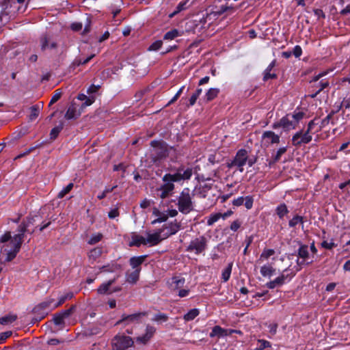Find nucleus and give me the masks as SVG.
Instances as JSON below:
<instances>
[{"instance_id":"cd10ccee","label":"nucleus","mask_w":350,"mask_h":350,"mask_svg":"<svg viewBox=\"0 0 350 350\" xmlns=\"http://www.w3.org/2000/svg\"><path fill=\"white\" fill-rule=\"evenodd\" d=\"M219 92V90L218 88H210L204 95V100L206 102H209L213 100Z\"/></svg>"},{"instance_id":"13d9d810","label":"nucleus","mask_w":350,"mask_h":350,"mask_svg":"<svg viewBox=\"0 0 350 350\" xmlns=\"http://www.w3.org/2000/svg\"><path fill=\"white\" fill-rule=\"evenodd\" d=\"M75 310V306H72L69 309L62 311L60 314L62 316L63 319L68 318L70 315Z\"/></svg>"},{"instance_id":"e2e57ef3","label":"nucleus","mask_w":350,"mask_h":350,"mask_svg":"<svg viewBox=\"0 0 350 350\" xmlns=\"http://www.w3.org/2000/svg\"><path fill=\"white\" fill-rule=\"evenodd\" d=\"M329 85V83L328 82V81L323 79L319 83V89L317 90L320 93L324 89L327 88Z\"/></svg>"},{"instance_id":"ddd939ff","label":"nucleus","mask_w":350,"mask_h":350,"mask_svg":"<svg viewBox=\"0 0 350 350\" xmlns=\"http://www.w3.org/2000/svg\"><path fill=\"white\" fill-rule=\"evenodd\" d=\"M288 269H285L283 272V273L276 278L275 280L270 281L266 284V286L267 288L270 289H273L277 286H282L284 284L286 280H291L292 277H293L294 274L291 275L288 278V274H285L284 273L286 272Z\"/></svg>"},{"instance_id":"39448f33","label":"nucleus","mask_w":350,"mask_h":350,"mask_svg":"<svg viewBox=\"0 0 350 350\" xmlns=\"http://www.w3.org/2000/svg\"><path fill=\"white\" fill-rule=\"evenodd\" d=\"M193 194L189 188L185 187L180 192L177 198V206L178 211L183 214H188L194 210V202L192 200Z\"/></svg>"},{"instance_id":"de8ad7c7","label":"nucleus","mask_w":350,"mask_h":350,"mask_svg":"<svg viewBox=\"0 0 350 350\" xmlns=\"http://www.w3.org/2000/svg\"><path fill=\"white\" fill-rule=\"evenodd\" d=\"M102 238H103L102 234H100V233L94 234L91 236V237L88 240V243L90 245H94V244L97 243L98 242H99Z\"/></svg>"},{"instance_id":"aec40b11","label":"nucleus","mask_w":350,"mask_h":350,"mask_svg":"<svg viewBox=\"0 0 350 350\" xmlns=\"http://www.w3.org/2000/svg\"><path fill=\"white\" fill-rule=\"evenodd\" d=\"M234 332V330H230V332H228V329H223L220 326L216 325L213 328L212 332L210 333L209 336L211 338H213L215 336L221 337L227 336L228 333H232Z\"/></svg>"},{"instance_id":"6e6d98bb","label":"nucleus","mask_w":350,"mask_h":350,"mask_svg":"<svg viewBox=\"0 0 350 350\" xmlns=\"http://www.w3.org/2000/svg\"><path fill=\"white\" fill-rule=\"evenodd\" d=\"M163 42L161 40H157L154 42L148 48L149 51H158L162 46Z\"/></svg>"},{"instance_id":"e433bc0d","label":"nucleus","mask_w":350,"mask_h":350,"mask_svg":"<svg viewBox=\"0 0 350 350\" xmlns=\"http://www.w3.org/2000/svg\"><path fill=\"white\" fill-rule=\"evenodd\" d=\"M288 213V210L285 204H280L276 208V213L280 219H282L287 213Z\"/></svg>"},{"instance_id":"052dcab7","label":"nucleus","mask_w":350,"mask_h":350,"mask_svg":"<svg viewBox=\"0 0 350 350\" xmlns=\"http://www.w3.org/2000/svg\"><path fill=\"white\" fill-rule=\"evenodd\" d=\"M184 88L185 86H182L176 92V94L174 96V97L168 102L166 106H169L171 104L174 103L175 101H176L177 99L180 97V94H182Z\"/></svg>"},{"instance_id":"412c9836","label":"nucleus","mask_w":350,"mask_h":350,"mask_svg":"<svg viewBox=\"0 0 350 350\" xmlns=\"http://www.w3.org/2000/svg\"><path fill=\"white\" fill-rule=\"evenodd\" d=\"M79 116L80 113H77V107L75 104H72L68 107L64 117L66 120H72L77 118Z\"/></svg>"},{"instance_id":"f704fd0d","label":"nucleus","mask_w":350,"mask_h":350,"mask_svg":"<svg viewBox=\"0 0 350 350\" xmlns=\"http://www.w3.org/2000/svg\"><path fill=\"white\" fill-rule=\"evenodd\" d=\"M334 114V112L332 111V113L328 114L323 120H322L321 124L319 126L318 128H317L315 129V132L318 133V132L321 131L323 128L326 126L331 121Z\"/></svg>"},{"instance_id":"a19ab883","label":"nucleus","mask_w":350,"mask_h":350,"mask_svg":"<svg viewBox=\"0 0 350 350\" xmlns=\"http://www.w3.org/2000/svg\"><path fill=\"white\" fill-rule=\"evenodd\" d=\"M234 9L232 6L226 5H222L215 12V14L217 15H221L224 14V12L230 11L231 12H234Z\"/></svg>"},{"instance_id":"4d7b16f0","label":"nucleus","mask_w":350,"mask_h":350,"mask_svg":"<svg viewBox=\"0 0 350 350\" xmlns=\"http://www.w3.org/2000/svg\"><path fill=\"white\" fill-rule=\"evenodd\" d=\"M39 115V109L38 107L33 106L31 107V113L29 115V120H35Z\"/></svg>"},{"instance_id":"473e14b6","label":"nucleus","mask_w":350,"mask_h":350,"mask_svg":"<svg viewBox=\"0 0 350 350\" xmlns=\"http://www.w3.org/2000/svg\"><path fill=\"white\" fill-rule=\"evenodd\" d=\"M103 253V249L101 247H95L90 250L89 252L90 260H96Z\"/></svg>"},{"instance_id":"3c124183","label":"nucleus","mask_w":350,"mask_h":350,"mask_svg":"<svg viewBox=\"0 0 350 350\" xmlns=\"http://www.w3.org/2000/svg\"><path fill=\"white\" fill-rule=\"evenodd\" d=\"M271 347V343L265 340H258V347L254 350H263L266 347Z\"/></svg>"},{"instance_id":"423d86ee","label":"nucleus","mask_w":350,"mask_h":350,"mask_svg":"<svg viewBox=\"0 0 350 350\" xmlns=\"http://www.w3.org/2000/svg\"><path fill=\"white\" fill-rule=\"evenodd\" d=\"M157 142H152L151 145L154 147L150 152L146 154V161L148 166L157 165L163 159L167 156V150L162 146H155Z\"/></svg>"},{"instance_id":"bb28decb","label":"nucleus","mask_w":350,"mask_h":350,"mask_svg":"<svg viewBox=\"0 0 350 350\" xmlns=\"http://www.w3.org/2000/svg\"><path fill=\"white\" fill-rule=\"evenodd\" d=\"M275 269L271 265H265L260 268V273L263 277H271L274 274Z\"/></svg>"},{"instance_id":"bf43d9fd","label":"nucleus","mask_w":350,"mask_h":350,"mask_svg":"<svg viewBox=\"0 0 350 350\" xmlns=\"http://www.w3.org/2000/svg\"><path fill=\"white\" fill-rule=\"evenodd\" d=\"M75 310V306H72L69 309L62 311L60 314L62 316L63 319L68 318L70 315Z\"/></svg>"},{"instance_id":"6ab92c4d","label":"nucleus","mask_w":350,"mask_h":350,"mask_svg":"<svg viewBox=\"0 0 350 350\" xmlns=\"http://www.w3.org/2000/svg\"><path fill=\"white\" fill-rule=\"evenodd\" d=\"M275 66V60H273L267 66V68L265 70L263 73V80L267 81L269 79H275L277 77V75L275 72H272L273 68Z\"/></svg>"},{"instance_id":"5701e85b","label":"nucleus","mask_w":350,"mask_h":350,"mask_svg":"<svg viewBox=\"0 0 350 350\" xmlns=\"http://www.w3.org/2000/svg\"><path fill=\"white\" fill-rule=\"evenodd\" d=\"M152 213L157 217L152 221V224L164 222L168 218V215L166 213L160 212L157 208H154Z\"/></svg>"},{"instance_id":"f03ea898","label":"nucleus","mask_w":350,"mask_h":350,"mask_svg":"<svg viewBox=\"0 0 350 350\" xmlns=\"http://www.w3.org/2000/svg\"><path fill=\"white\" fill-rule=\"evenodd\" d=\"M23 240L20 236L12 237L10 232H6L0 237V243H3L1 248L2 254H5V262L12 260L19 252Z\"/></svg>"},{"instance_id":"7c9ffc66","label":"nucleus","mask_w":350,"mask_h":350,"mask_svg":"<svg viewBox=\"0 0 350 350\" xmlns=\"http://www.w3.org/2000/svg\"><path fill=\"white\" fill-rule=\"evenodd\" d=\"M200 314V311L197 308H193L190 310L187 314H185L183 317V319L186 321H190L193 320L197 316Z\"/></svg>"},{"instance_id":"79ce46f5","label":"nucleus","mask_w":350,"mask_h":350,"mask_svg":"<svg viewBox=\"0 0 350 350\" xmlns=\"http://www.w3.org/2000/svg\"><path fill=\"white\" fill-rule=\"evenodd\" d=\"M73 183H69L66 187L63 188L58 193L59 198H63L67 193H68L73 188Z\"/></svg>"},{"instance_id":"864d4df0","label":"nucleus","mask_w":350,"mask_h":350,"mask_svg":"<svg viewBox=\"0 0 350 350\" xmlns=\"http://www.w3.org/2000/svg\"><path fill=\"white\" fill-rule=\"evenodd\" d=\"M94 57V55H92L90 56H89L88 57L84 59H75V62H74V64L76 65V66H80V65H83V64H86L87 63H88L93 57Z\"/></svg>"},{"instance_id":"603ef678","label":"nucleus","mask_w":350,"mask_h":350,"mask_svg":"<svg viewBox=\"0 0 350 350\" xmlns=\"http://www.w3.org/2000/svg\"><path fill=\"white\" fill-rule=\"evenodd\" d=\"M244 205L247 209H251L254 203V198L251 196H247L244 198Z\"/></svg>"},{"instance_id":"2eb2a0df","label":"nucleus","mask_w":350,"mask_h":350,"mask_svg":"<svg viewBox=\"0 0 350 350\" xmlns=\"http://www.w3.org/2000/svg\"><path fill=\"white\" fill-rule=\"evenodd\" d=\"M155 332L156 329L153 326L149 325H147L146 328V333L142 336L137 337L135 339L136 342L146 345L153 336Z\"/></svg>"},{"instance_id":"4468645a","label":"nucleus","mask_w":350,"mask_h":350,"mask_svg":"<svg viewBox=\"0 0 350 350\" xmlns=\"http://www.w3.org/2000/svg\"><path fill=\"white\" fill-rule=\"evenodd\" d=\"M262 140L267 146L278 144L280 142V136L273 131H267L262 133Z\"/></svg>"},{"instance_id":"49530a36","label":"nucleus","mask_w":350,"mask_h":350,"mask_svg":"<svg viewBox=\"0 0 350 350\" xmlns=\"http://www.w3.org/2000/svg\"><path fill=\"white\" fill-rule=\"evenodd\" d=\"M202 88H198L196 90V92L192 94V96H191V98L189 99V105L190 106H193L196 103L198 98L202 94Z\"/></svg>"},{"instance_id":"9d476101","label":"nucleus","mask_w":350,"mask_h":350,"mask_svg":"<svg viewBox=\"0 0 350 350\" xmlns=\"http://www.w3.org/2000/svg\"><path fill=\"white\" fill-rule=\"evenodd\" d=\"M55 299L53 298H48L44 301L40 303L34 307L33 311L36 314H42V318H43L46 314H48L47 310L55 309L53 307L54 304H55Z\"/></svg>"},{"instance_id":"c756f323","label":"nucleus","mask_w":350,"mask_h":350,"mask_svg":"<svg viewBox=\"0 0 350 350\" xmlns=\"http://www.w3.org/2000/svg\"><path fill=\"white\" fill-rule=\"evenodd\" d=\"M145 313H135L130 315L123 317L122 319L119 321L117 323L119 324L122 321H138L140 317L144 316Z\"/></svg>"},{"instance_id":"4be33fe9","label":"nucleus","mask_w":350,"mask_h":350,"mask_svg":"<svg viewBox=\"0 0 350 350\" xmlns=\"http://www.w3.org/2000/svg\"><path fill=\"white\" fill-rule=\"evenodd\" d=\"M146 256H135L130 258V265L135 269H141V265L144 262Z\"/></svg>"},{"instance_id":"69168bd1","label":"nucleus","mask_w":350,"mask_h":350,"mask_svg":"<svg viewBox=\"0 0 350 350\" xmlns=\"http://www.w3.org/2000/svg\"><path fill=\"white\" fill-rule=\"evenodd\" d=\"M95 101V97L94 96H91L87 97L86 99L84 100V103L82 104L81 107L85 108L88 106L91 105Z\"/></svg>"},{"instance_id":"0eeeda50","label":"nucleus","mask_w":350,"mask_h":350,"mask_svg":"<svg viewBox=\"0 0 350 350\" xmlns=\"http://www.w3.org/2000/svg\"><path fill=\"white\" fill-rule=\"evenodd\" d=\"M207 242L208 240L204 236L196 237L190 241L186 251L196 255L202 254L207 248Z\"/></svg>"},{"instance_id":"f3484780","label":"nucleus","mask_w":350,"mask_h":350,"mask_svg":"<svg viewBox=\"0 0 350 350\" xmlns=\"http://www.w3.org/2000/svg\"><path fill=\"white\" fill-rule=\"evenodd\" d=\"M129 245L130 247H140L141 245H146L145 237L137 234H133Z\"/></svg>"},{"instance_id":"dca6fc26","label":"nucleus","mask_w":350,"mask_h":350,"mask_svg":"<svg viewBox=\"0 0 350 350\" xmlns=\"http://www.w3.org/2000/svg\"><path fill=\"white\" fill-rule=\"evenodd\" d=\"M180 228V224L179 222H177L176 220H175L173 222H171L170 224L167 226L165 229L167 230L166 232H163V236L165 239L169 237L170 236L176 234Z\"/></svg>"},{"instance_id":"ea45409f","label":"nucleus","mask_w":350,"mask_h":350,"mask_svg":"<svg viewBox=\"0 0 350 350\" xmlns=\"http://www.w3.org/2000/svg\"><path fill=\"white\" fill-rule=\"evenodd\" d=\"M17 319V316L16 314H8L3 317L0 318V324L5 325L8 323H12L15 321Z\"/></svg>"},{"instance_id":"a878e982","label":"nucleus","mask_w":350,"mask_h":350,"mask_svg":"<svg viewBox=\"0 0 350 350\" xmlns=\"http://www.w3.org/2000/svg\"><path fill=\"white\" fill-rule=\"evenodd\" d=\"M141 269H137L126 275V281L130 284H135L139 280Z\"/></svg>"},{"instance_id":"7ed1b4c3","label":"nucleus","mask_w":350,"mask_h":350,"mask_svg":"<svg viewBox=\"0 0 350 350\" xmlns=\"http://www.w3.org/2000/svg\"><path fill=\"white\" fill-rule=\"evenodd\" d=\"M317 119L310 120L306 131L300 130L296 132L292 137V144L295 147H299L303 144H309L312 139V134L315 133V126L318 125Z\"/></svg>"},{"instance_id":"8fccbe9b","label":"nucleus","mask_w":350,"mask_h":350,"mask_svg":"<svg viewBox=\"0 0 350 350\" xmlns=\"http://www.w3.org/2000/svg\"><path fill=\"white\" fill-rule=\"evenodd\" d=\"M40 45L42 51L49 49V38L46 35H43L40 38Z\"/></svg>"},{"instance_id":"f257e3e1","label":"nucleus","mask_w":350,"mask_h":350,"mask_svg":"<svg viewBox=\"0 0 350 350\" xmlns=\"http://www.w3.org/2000/svg\"><path fill=\"white\" fill-rule=\"evenodd\" d=\"M192 174L193 170L190 167L186 169L179 167L174 174H165L162 177L163 183L160 187L157 188V196L162 199L166 198L170 196L174 190L175 186L174 183L189 180Z\"/></svg>"},{"instance_id":"774afa93","label":"nucleus","mask_w":350,"mask_h":350,"mask_svg":"<svg viewBox=\"0 0 350 350\" xmlns=\"http://www.w3.org/2000/svg\"><path fill=\"white\" fill-rule=\"evenodd\" d=\"M243 202H244V197L241 196V197H239V198L234 199L232 201V204L235 206H240L242 204H243Z\"/></svg>"},{"instance_id":"37998d69","label":"nucleus","mask_w":350,"mask_h":350,"mask_svg":"<svg viewBox=\"0 0 350 350\" xmlns=\"http://www.w3.org/2000/svg\"><path fill=\"white\" fill-rule=\"evenodd\" d=\"M220 218H221V213H215L211 215L207 219V225L212 226L214 223L217 221Z\"/></svg>"},{"instance_id":"f8f14e48","label":"nucleus","mask_w":350,"mask_h":350,"mask_svg":"<svg viewBox=\"0 0 350 350\" xmlns=\"http://www.w3.org/2000/svg\"><path fill=\"white\" fill-rule=\"evenodd\" d=\"M297 255L299 258H301V260H297V264L299 266L304 265H310L312 262V260L308 262L309 258L308 247L306 245H301L297 250Z\"/></svg>"},{"instance_id":"5fc2aeb1","label":"nucleus","mask_w":350,"mask_h":350,"mask_svg":"<svg viewBox=\"0 0 350 350\" xmlns=\"http://www.w3.org/2000/svg\"><path fill=\"white\" fill-rule=\"evenodd\" d=\"M53 322L56 325H62L64 324V319L60 313H57L54 314Z\"/></svg>"},{"instance_id":"09e8293b","label":"nucleus","mask_w":350,"mask_h":350,"mask_svg":"<svg viewBox=\"0 0 350 350\" xmlns=\"http://www.w3.org/2000/svg\"><path fill=\"white\" fill-rule=\"evenodd\" d=\"M168 319V317L167 314L163 313H159L154 315V317L152 319V321L162 323L165 322Z\"/></svg>"},{"instance_id":"2f4dec72","label":"nucleus","mask_w":350,"mask_h":350,"mask_svg":"<svg viewBox=\"0 0 350 350\" xmlns=\"http://www.w3.org/2000/svg\"><path fill=\"white\" fill-rule=\"evenodd\" d=\"M73 297V293L72 292L66 293V294L60 296L59 297V300L57 303L54 304L53 307L57 308L59 306L62 305L66 300L70 299Z\"/></svg>"},{"instance_id":"0e129e2a","label":"nucleus","mask_w":350,"mask_h":350,"mask_svg":"<svg viewBox=\"0 0 350 350\" xmlns=\"http://www.w3.org/2000/svg\"><path fill=\"white\" fill-rule=\"evenodd\" d=\"M321 246L327 250H332V248L336 247V245L334 243L333 241L329 242L327 241H324L321 243Z\"/></svg>"},{"instance_id":"72a5a7b5","label":"nucleus","mask_w":350,"mask_h":350,"mask_svg":"<svg viewBox=\"0 0 350 350\" xmlns=\"http://www.w3.org/2000/svg\"><path fill=\"white\" fill-rule=\"evenodd\" d=\"M275 254V250L273 249H264L261 253L258 261L267 260L269 257Z\"/></svg>"},{"instance_id":"20e7f679","label":"nucleus","mask_w":350,"mask_h":350,"mask_svg":"<svg viewBox=\"0 0 350 350\" xmlns=\"http://www.w3.org/2000/svg\"><path fill=\"white\" fill-rule=\"evenodd\" d=\"M304 115L302 111H294L293 113H288L282 117L278 122H275L272 127L275 129L282 128L285 131L295 129L304 118Z\"/></svg>"},{"instance_id":"58836bf2","label":"nucleus","mask_w":350,"mask_h":350,"mask_svg":"<svg viewBox=\"0 0 350 350\" xmlns=\"http://www.w3.org/2000/svg\"><path fill=\"white\" fill-rule=\"evenodd\" d=\"M232 263H230L228 265V267L223 270L222 273H221V278L224 282H226L229 280V278L230 277L231 271H232Z\"/></svg>"},{"instance_id":"9b49d317","label":"nucleus","mask_w":350,"mask_h":350,"mask_svg":"<svg viewBox=\"0 0 350 350\" xmlns=\"http://www.w3.org/2000/svg\"><path fill=\"white\" fill-rule=\"evenodd\" d=\"M164 229H160L154 233L147 232L145 237L146 245L152 247L158 245L162 240L165 239L163 236Z\"/></svg>"},{"instance_id":"b1692460","label":"nucleus","mask_w":350,"mask_h":350,"mask_svg":"<svg viewBox=\"0 0 350 350\" xmlns=\"http://www.w3.org/2000/svg\"><path fill=\"white\" fill-rule=\"evenodd\" d=\"M183 31L178 30L177 29H173L166 32L163 36V40H172L177 37L183 35Z\"/></svg>"},{"instance_id":"c03bdc74","label":"nucleus","mask_w":350,"mask_h":350,"mask_svg":"<svg viewBox=\"0 0 350 350\" xmlns=\"http://www.w3.org/2000/svg\"><path fill=\"white\" fill-rule=\"evenodd\" d=\"M62 129H63V124L62 123H61L59 125L54 127L51 131V133H50L51 139H55Z\"/></svg>"},{"instance_id":"6e6552de","label":"nucleus","mask_w":350,"mask_h":350,"mask_svg":"<svg viewBox=\"0 0 350 350\" xmlns=\"http://www.w3.org/2000/svg\"><path fill=\"white\" fill-rule=\"evenodd\" d=\"M248 154L245 149L238 150L234 158L230 162L227 163L228 168L236 167L240 172H243V166L247 162Z\"/></svg>"},{"instance_id":"c85d7f7f","label":"nucleus","mask_w":350,"mask_h":350,"mask_svg":"<svg viewBox=\"0 0 350 350\" xmlns=\"http://www.w3.org/2000/svg\"><path fill=\"white\" fill-rule=\"evenodd\" d=\"M116 278L109 280L106 283L102 284L98 288V293L99 294H105L108 293L109 287L115 282Z\"/></svg>"},{"instance_id":"a18cd8bd","label":"nucleus","mask_w":350,"mask_h":350,"mask_svg":"<svg viewBox=\"0 0 350 350\" xmlns=\"http://www.w3.org/2000/svg\"><path fill=\"white\" fill-rule=\"evenodd\" d=\"M286 150H287L286 146L280 148L277 150L275 154L273 157V163L278 161L280 159L282 155L284 154L286 152Z\"/></svg>"},{"instance_id":"338daca9","label":"nucleus","mask_w":350,"mask_h":350,"mask_svg":"<svg viewBox=\"0 0 350 350\" xmlns=\"http://www.w3.org/2000/svg\"><path fill=\"white\" fill-rule=\"evenodd\" d=\"M293 54L296 57H299L302 54V49L300 46L297 45L294 47Z\"/></svg>"},{"instance_id":"c9c22d12","label":"nucleus","mask_w":350,"mask_h":350,"mask_svg":"<svg viewBox=\"0 0 350 350\" xmlns=\"http://www.w3.org/2000/svg\"><path fill=\"white\" fill-rule=\"evenodd\" d=\"M120 269V265L117 263H111L107 265L103 266L100 268L102 271L105 272H114Z\"/></svg>"},{"instance_id":"a211bd4d","label":"nucleus","mask_w":350,"mask_h":350,"mask_svg":"<svg viewBox=\"0 0 350 350\" xmlns=\"http://www.w3.org/2000/svg\"><path fill=\"white\" fill-rule=\"evenodd\" d=\"M185 283V279L180 276H174L170 282V287L172 290L176 291L182 288Z\"/></svg>"},{"instance_id":"1a4fd4ad","label":"nucleus","mask_w":350,"mask_h":350,"mask_svg":"<svg viewBox=\"0 0 350 350\" xmlns=\"http://www.w3.org/2000/svg\"><path fill=\"white\" fill-rule=\"evenodd\" d=\"M133 345L132 338L124 335H116L111 340L113 350H126Z\"/></svg>"},{"instance_id":"680f3d73","label":"nucleus","mask_w":350,"mask_h":350,"mask_svg":"<svg viewBox=\"0 0 350 350\" xmlns=\"http://www.w3.org/2000/svg\"><path fill=\"white\" fill-rule=\"evenodd\" d=\"M61 96L62 92L59 90H56L50 100L49 105H51L56 103L61 98Z\"/></svg>"},{"instance_id":"4c0bfd02","label":"nucleus","mask_w":350,"mask_h":350,"mask_svg":"<svg viewBox=\"0 0 350 350\" xmlns=\"http://www.w3.org/2000/svg\"><path fill=\"white\" fill-rule=\"evenodd\" d=\"M298 224H304V217L299 215L293 217L288 222V226L291 228L295 227Z\"/></svg>"},{"instance_id":"393cba45","label":"nucleus","mask_w":350,"mask_h":350,"mask_svg":"<svg viewBox=\"0 0 350 350\" xmlns=\"http://www.w3.org/2000/svg\"><path fill=\"white\" fill-rule=\"evenodd\" d=\"M18 234L14 235L20 236L21 239L23 241L25 233L29 232L30 234H32L34 232V230L30 231L29 229V224H24L23 222H22L18 228Z\"/></svg>"}]
</instances>
